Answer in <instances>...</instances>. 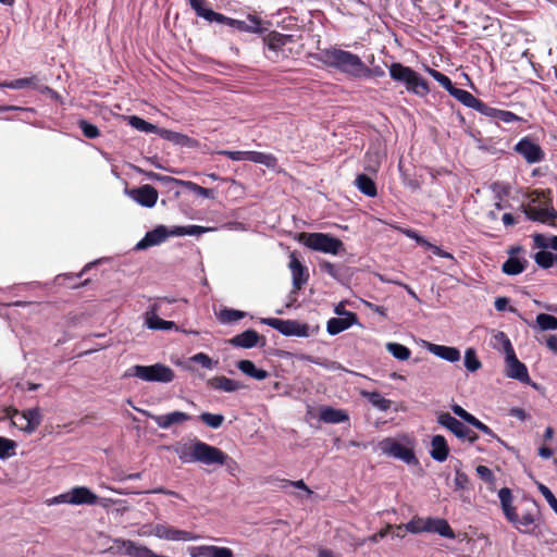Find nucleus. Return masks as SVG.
<instances>
[{"mask_svg": "<svg viewBox=\"0 0 557 557\" xmlns=\"http://www.w3.org/2000/svg\"><path fill=\"white\" fill-rule=\"evenodd\" d=\"M170 449L183 463L199 462L212 466L224 465L228 460V455L223 450L198 438L176 442Z\"/></svg>", "mask_w": 557, "mask_h": 557, "instance_id": "1", "label": "nucleus"}, {"mask_svg": "<svg viewBox=\"0 0 557 557\" xmlns=\"http://www.w3.org/2000/svg\"><path fill=\"white\" fill-rule=\"evenodd\" d=\"M313 58L323 64L335 67L338 71L351 76L360 77L369 72L361 59L350 51L331 48L313 54Z\"/></svg>", "mask_w": 557, "mask_h": 557, "instance_id": "2", "label": "nucleus"}, {"mask_svg": "<svg viewBox=\"0 0 557 557\" xmlns=\"http://www.w3.org/2000/svg\"><path fill=\"white\" fill-rule=\"evenodd\" d=\"M388 70L391 78L403 85L407 91L419 97H425L430 92L428 81L411 67L394 62L388 66Z\"/></svg>", "mask_w": 557, "mask_h": 557, "instance_id": "3", "label": "nucleus"}, {"mask_svg": "<svg viewBox=\"0 0 557 557\" xmlns=\"http://www.w3.org/2000/svg\"><path fill=\"white\" fill-rule=\"evenodd\" d=\"M124 376H135L145 382L170 383L175 379L174 371L163 363L151 366L136 364L131 367Z\"/></svg>", "mask_w": 557, "mask_h": 557, "instance_id": "4", "label": "nucleus"}, {"mask_svg": "<svg viewBox=\"0 0 557 557\" xmlns=\"http://www.w3.org/2000/svg\"><path fill=\"white\" fill-rule=\"evenodd\" d=\"M298 240L306 247L325 253L337 255L343 247V242L324 233H300Z\"/></svg>", "mask_w": 557, "mask_h": 557, "instance_id": "5", "label": "nucleus"}, {"mask_svg": "<svg viewBox=\"0 0 557 557\" xmlns=\"http://www.w3.org/2000/svg\"><path fill=\"white\" fill-rule=\"evenodd\" d=\"M17 414H20V411L16 408L9 407L5 409V416L11 420L12 424L28 434L33 433L40 425L42 420L39 407L21 412V420H23L24 423H17V421L14 420Z\"/></svg>", "mask_w": 557, "mask_h": 557, "instance_id": "6", "label": "nucleus"}, {"mask_svg": "<svg viewBox=\"0 0 557 557\" xmlns=\"http://www.w3.org/2000/svg\"><path fill=\"white\" fill-rule=\"evenodd\" d=\"M176 299L168 297H158L153 304H151L146 312V324L150 330H177L175 322L166 321L161 319L158 313L162 312V306L164 302L173 304Z\"/></svg>", "mask_w": 557, "mask_h": 557, "instance_id": "7", "label": "nucleus"}, {"mask_svg": "<svg viewBox=\"0 0 557 557\" xmlns=\"http://www.w3.org/2000/svg\"><path fill=\"white\" fill-rule=\"evenodd\" d=\"M295 42L296 40L293 35H285L276 30H272L263 37L264 46H267L270 52H272L268 58L273 61H278L281 58H287L288 54L286 53V47Z\"/></svg>", "mask_w": 557, "mask_h": 557, "instance_id": "8", "label": "nucleus"}, {"mask_svg": "<svg viewBox=\"0 0 557 557\" xmlns=\"http://www.w3.org/2000/svg\"><path fill=\"white\" fill-rule=\"evenodd\" d=\"M261 322L273 327L285 336H309V325L296 320H282L277 318H264Z\"/></svg>", "mask_w": 557, "mask_h": 557, "instance_id": "9", "label": "nucleus"}, {"mask_svg": "<svg viewBox=\"0 0 557 557\" xmlns=\"http://www.w3.org/2000/svg\"><path fill=\"white\" fill-rule=\"evenodd\" d=\"M504 349L506 352L507 376L529 384L531 380L528 373V369L525 364L519 361L517 358L512 345L508 338H506L504 342Z\"/></svg>", "mask_w": 557, "mask_h": 557, "instance_id": "10", "label": "nucleus"}, {"mask_svg": "<svg viewBox=\"0 0 557 557\" xmlns=\"http://www.w3.org/2000/svg\"><path fill=\"white\" fill-rule=\"evenodd\" d=\"M219 154L225 156L233 161L247 160L253 163L263 164L269 169H274L277 165V158L272 153L260 151H231L220 150Z\"/></svg>", "mask_w": 557, "mask_h": 557, "instance_id": "11", "label": "nucleus"}, {"mask_svg": "<svg viewBox=\"0 0 557 557\" xmlns=\"http://www.w3.org/2000/svg\"><path fill=\"white\" fill-rule=\"evenodd\" d=\"M437 422L453 432L458 438L468 440L470 443L478 441L479 435L465 425L461 421L448 412H442L437 417Z\"/></svg>", "mask_w": 557, "mask_h": 557, "instance_id": "12", "label": "nucleus"}, {"mask_svg": "<svg viewBox=\"0 0 557 557\" xmlns=\"http://www.w3.org/2000/svg\"><path fill=\"white\" fill-rule=\"evenodd\" d=\"M385 454L401 460L408 466L419 465V460L414 454L413 448L411 446L404 445L403 443L392 437L385 438Z\"/></svg>", "mask_w": 557, "mask_h": 557, "instance_id": "13", "label": "nucleus"}, {"mask_svg": "<svg viewBox=\"0 0 557 557\" xmlns=\"http://www.w3.org/2000/svg\"><path fill=\"white\" fill-rule=\"evenodd\" d=\"M213 16V22L225 24L230 27H233L239 32L245 33H261V20L257 15L249 14L248 15V22L235 20L232 17H228L222 13H216V15Z\"/></svg>", "mask_w": 557, "mask_h": 557, "instance_id": "14", "label": "nucleus"}, {"mask_svg": "<svg viewBox=\"0 0 557 557\" xmlns=\"http://www.w3.org/2000/svg\"><path fill=\"white\" fill-rule=\"evenodd\" d=\"M525 505V509L521 516L517 513V521L511 522L520 532L528 533L531 531V527L535 523L536 518L540 513L537 503L533 498L524 497L522 500Z\"/></svg>", "mask_w": 557, "mask_h": 557, "instance_id": "15", "label": "nucleus"}, {"mask_svg": "<svg viewBox=\"0 0 557 557\" xmlns=\"http://www.w3.org/2000/svg\"><path fill=\"white\" fill-rule=\"evenodd\" d=\"M515 151L521 154L528 163H537L544 160L545 153L540 145L529 137H523L515 146Z\"/></svg>", "mask_w": 557, "mask_h": 557, "instance_id": "16", "label": "nucleus"}, {"mask_svg": "<svg viewBox=\"0 0 557 557\" xmlns=\"http://www.w3.org/2000/svg\"><path fill=\"white\" fill-rule=\"evenodd\" d=\"M152 533L162 540L168 541H196L200 536L189 531L180 530L168 524L158 523L153 527Z\"/></svg>", "mask_w": 557, "mask_h": 557, "instance_id": "17", "label": "nucleus"}, {"mask_svg": "<svg viewBox=\"0 0 557 557\" xmlns=\"http://www.w3.org/2000/svg\"><path fill=\"white\" fill-rule=\"evenodd\" d=\"M289 270L292 272L293 277V294H297L308 282L309 272L307 267H305L300 260L298 259L295 252H292L289 256Z\"/></svg>", "mask_w": 557, "mask_h": 557, "instance_id": "18", "label": "nucleus"}, {"mask_svg": "<svg viewBox=\"0 0 557 557\" xmlns=\"http://www.w3.org/2000/svg\"><path fill=\"white\" fill-rule=\"evenodd\" d=\"M127 195L137 203L146 208H152L157 203L159 197L158 190L148 184L128 189Z\"/></svg>", "mask_w": 557, "mask_h": 557, "instance_id": "19", "label": "nucleus"}, {"mask_svg": "<svg viewBox=\"0 0 557 557\" xmlns=\"http://www.w3.org/2000/svg\"><path fill=\"white\" fill-rule=\"evenodd\" d=\"M188 553L190 557H234L231 548L214 545L189 546Z\"/></svg>", "mask_w": 557, "mask_h": 557, "instance_id": "20", "label": "nucleus"}, {"mask_svg": "<svg viewBox=\"0 0 557 557\" xmlns=\"http://www.w3.org/2000/svg\"><path fill=\"white\" fill-rule=\"evenodd\" d=\"M148 417L161 429H169L174 424H182L191 419V416L182 411H173L166 414H151Z\"/></svg>", "mask_w": 557, "mask_h": 557, "instance_id": "21", "label": "nucleus"}, {"mask_svg": "<svg viewBox=\"0 0 557 557\" xmlns=\"http://www.w3.org/2000/svg\"><path fill=\"white\" fill-rule=\"evenodd\" d=\"M523 212L529 220L541 223H546L548 220L557 219V211L552 207L550 203L544 208H536L531 206L524 207Z\"/></svg>", "mask_w": 557, "mask_h": 557, "instance_id": "22", "label": "nucleus"}, {"mask_svg": "<svg viewBox=\"0 0 557 557\" xmlns=\"http://www.w3.org/2000/svg\"><path fill=\"white\" fill-rule=\"evenodd\" d=\"M171 232H168L166 227L160 225L154 230L147 232L145 237L136 245L137 249H146L148 247L159 245L164 242Z\"/></svg>", "mask_w": 557, "mask_h": 557, "instance_id": "23", "label": "nucleus"}, {"mask_svg": "<svg viewBox=\"0 0 557 557\" xmlns=\"http://www.w3.org/2000/svg\"><path fill=\"white\" fill-rule=\"evenodd\" d=\"M207 385L212 389L223 391L226 393H233L245 388V385L239 381L232 380L224 375L211 377L207 381Z\"/></svg>", "mask_w": 557, "mask_h": 557, "instance_id": "24", "label": "nucleus"}, {"mask_svg": "<svg viewBox=\"0 0 557 557\" xmlns=\"http://www.w3.org/2000/svg\"><path fill=\"white\" fill-rule=\"evenodd\" d=\"M71 505H95L98 496L86 486H75L70 491Z\"/></svg>", "mask_w": 557, "mask_h": 557, "instance_id": "25", "label": "nucleus"}, {"mask_svg": "<svg viewBox=\"0 0 557 557\" xmlns=\"http://www.w3.org/2000/svg\"><path fill=\"white\" fill-rule=\"evenodd\" d=\"M158 135L163 139H166L175 145L185 146L189 148H195L198 146V141L195 138H191L185 134L177 133L174 131L161 128L158 131Z\"/></svg>", "mask_w": 557, "mask_h": 557, "instance_id": "26", "label": "nucleus"}, {"mask_svg": "<svg viewBox=\"0 0 557 557\" xmlns=\"http://www.w3.org/2000/svg\"><path fill=\"white\" fill-rule=\"evenodd\" d=\"M498 497L500 500L503 512L506 517V519L509 522L517 521V511L516 508L512 506V493L511 490L508 487H503L498 492Z\"/></svg>", "mask_w": 557, "mask_h": 557, "instance_id": "27", "label": "nucleus"}, {"mask_svg": "<svg viewBox=\"0 0 557 557\" xmlns=\"http://www.w3.org/2000/svg\"><path fill=\"white\" fill-rule=\"evenodd\" d=\"M449 454V447L443 435H434L431 441V457L438 462H443L447 459Z\"/></svg>", "mask_w": 557, "mask_h": 557, "instance_id": "28", "label": "nucleus"}, {"mask_svg": "<svg viewBox=\"0 0 557 557\" xmlns=\"http://www.w3.org/2000/svg\"><path fill=\"white\" fill-rule=\"evenodd\" d=\"M260 335L255 330H246L230 339V343L235 347L252 348L258 345Z\"/></svg>", "mask_w": 557, "mask_h": 557, "instance_id": "29", "label": "nucleus"}, {"mask_svg": "<svg viewBox=\"0 0 557 557\" xmlns=\"http://www.w3.org/2000/svg\"><path fill=\"white\" fill-rule=\"evenodd\" d=\"M428 349L430 352L449 362H456L460 359V351L456 347L429 344Z\"/></svg>", "mask_w": 557, "mask_h": 557, "instance_id": "30", "label": "nucleus"}, {"mask_svg": "<svg viewBox=\"0 0 557 557\" xmlns=\"http://www.w3.org/2000/svg\"><path fill=\"white\" fill-rule=\"evenodd\" d=\"M356 321V314L348 313L344 318H332L327 321L326 330L330 334L336 335L347 330Z\"/></svg>", "mask_w": 557, "mask_h": 557, "instance_id": "31", "label": "nucleus"}, {"mask_svg": "<svg viewBox=\"0 0 557 557\" xmlns=\"http://www.w3.org/2000/svg\"><path fill=\"white\" fill-rule=\"evenodd\" d=\"M428 522H430L428 532L437 533L446 539H455V532L445 519L429 517Z\"/></svg>", "mask_w": 557, "mask_h": 557, "instance_id": "32", "label": "nucleus"}, {"mask_svg": "<svg viewBox=\"0 0 557 557\" xmlns=\"http://www.w3.org/2000/svg\"><path fill=\"white\" fill-rule=\"evenodd\" d=\"M0 88H10V89H23V88H39V78L37 75H33L30 77L17 78L14 81H5L0 83Z\"/></svg>", "mask_w": 557, "mask_h": 557, "instance_id": "33", "label": "nucleus"}, {"mask_svg": "<svg viewBox=\"0 0 557 557\" xmlns=\"http://www.w3.org/2000/svg\"><path fill=\"white\" fill-rule=\"evenodd\" d=\"M320 419L325 423H342L348 420V414L342 409L324 407L320 411Z\"/></svg>", "mask_w": 557, "mask_h": 557, "instance_id": "34", "label": "nucleus"}, {"mask_svg": "<svg viewBox=\"0 0 557 557\" xmlns=\"http://www.w3.org/2000/svg\"><path fill=\"white\" fill-rule=\"evenodd\" d=\"M237 368L246 375L253 377L258 381L265 380L269 376L268 371L258 369L250 360H240L237 362Z\"/></svg>", "mask_w": 557, "mask_h": 557, "instance_id": "35", "label": "nucleus"}, {"mask_svg": "<svg viewBox=\"0 0 557 557\" xmlns=\"http://www.w3.org/2000/svg\"><path fill=\"white\" fill-rule=\"evenodd\" d=\"M528 264V260L509 257L502 267V270L507 275H518L522 273Z\"/></svg>", "mask_w": 557, "mask_h": 557, "instance_id": "36", "label": "nucleus"}, {"mask_svg": "<svg viewBox=\"0 0 557 557\" xmlns=\"http://www.w3.org/2000/svg\"><path fill=\"white\" fill-rule=\"evenodd\" d=\"M191 9L196 12V15L205 18L206 21L212 23L213 16L216 15L218 12L206 8L208 3L207 0H188Z\"/></svg>", "mask_w": 557, "mask_h": 557, "instance_id": "37", "label": "nucleus"}, {"mask_svg": "<svg viewBox=\"0 0 557 557\" xmlns=\"http://www.w3.org/2000/svg\"><path fill=\"white\" fill-rule=\"evenodd\" d=\"M126 554L132 557H151L153 552L146 546L136 544L131 540L123 541Z\"/></svg>", "mask_w": 557, "mask_h": 557, "instance_id": "38", "label": "nucleus"}, {"mask_svg": "<svg viewBox=\"0 0 557 557\" xmlns=\"http://www.w3.org/2000/svg\"><path fill=\"white\" fill-rule=\"evenodd\" d=\"M358 189L366 196L373 197L376 195V185L372 178L366 174H359L356 178Z\"/></svg>", "mask_w": 557, "mask_h": 557, "instance_id": "39", "label": "nucleus"}, {"mask_svg": "<svg viewBox=\"0 0 557 557\" xmlns=\"http://www.w3.org/2000/svg\"><path fill=\"white\" fill-rule=\"evenodd\" d=\"M449 95L456 98L458 101H460L462 104H465L468 108L473 109L474 104L476 103L478 98H475L471 92L465 89H460L457 87H453L449 91Z\"/></svg>", "mask_w": 557, "mask_h": 557, "instance_id": "40", "label": "nucleus"}, {"mask_svg": "<svg viewBox=\"0 0 557 557\" xmlns=\"http://www.w3.org/2000/svg\"><path fill=\"white\" fill-rule=\"evenodd\" d=\"M534 247L539 249H553L557 251V235L546 237L543 234L536 233L533 236Z\"/></svg>", "mask_w": 557, "mask_h": 557, "instance_id": "41", "label": "nucleus"}, {"mask_svg": "<svg viewBox=\"0 0 557 557\" xmlns=\"http://www.w3.org/2000/svg\"><path fill=\"white\" fill-rule=\"evenodd\" d=\"M385 348L393 355L395 359L400 361L408 360L411 356V350L398 343H387Z\"/></svg>", "mask_w": 557, "mask_h": 557, "instance_id": "42", "label": "nucleus"}, {"mask_svg": "<svg viewBox=\"0 0 557 557\" xmlns=\"http://www.w3.org/2000/svg\"><path fill=\"white\" fill-rule=\"evenodd\" d=\"M129 125H132L137 131H140L144 133L158 134V131L161 129L157 125H153V124L147 122L146 120H144L139 116H136V115H133L129 117Z\"/></svg>", "mask_w": 557, "mask_h": 557, "instance_id": "43", "label": "nucleus"}, {"mask_svg": "<svg viewBox=\"0 0 557 557\" xmlns=\"http://www.w3.org/2000/svg\"><path fill=\"white\" fill-rule=\"evenodd\" d=\"M556 255L550 251H546V249H542L541 251L534 255V260L536 264L543 269H549L555 263Z\"/></svg>", "mask_w": 557, "mask_h": 557, "instance_id": "44", "label": "nucleus"}, {"mask_svg": "<svg viewBox=\"0 0 557 557\" xmlns=\"http://www.w3.org/2000/svg\"><path fill=\"white\" fill-rule=\"evenodd\" d=\"M208 228L199 225H187V226H176L171 231V235L175 236H185V235H199L206 233Z\"/></svg>", "mask_w": 557, "mask_h": 557, "instance_id": "45", "label": "nucleus"}, {"mask_svg": "<svg viewBox=\"0 0 557 557\" xmlns=\"http://www.w3.org/2000/svg\"><path fill=\"white\" fill-rule=\"evenodd\" d=\"M406 234L407 236H409L410 238H414L417 240V243L421 244V245H425L428 246L429 248H431L433 250V252L440 257H443V258H453V256L449 253V252H446L444 250H442L441 248H438L437 246H434V245H431L429 242H426L423 237H421L419 234H417L414 231H411V230H407L406 231Z\"/></svg>", "mask_w": 557, "mask_h": 557, "instance_id": "46", "label": "nucleus"}, {"mask_svg": "<svg viewBox=\"0 0 557 557\" xmlns=\"http://www.w3.org/2000/svg\"><path fill=\"white\" fill-rule=\"evenodd\" d=\"M465 367L470 372H475L482 367L473 348H468L465 352Z\"/></svg>", "mask_w": 557, "mask_h": 557, "instance_id": "47", "label": "nucleus"}, {"mask_svg": "<svg viewBox=\"0 0 557 557\" xmlns=\"http://www.w3.org/2000/svg\"><path fill=\"white\" fill-rule=\"evenodd\" d=\"M536 323L542 331L557 330V318L547 313H540Z\"/></svg>", "mask_w": 557, "mask_h": 557, "instance_id": "48", "label": "nucleus"}, {"mask_svg": "<svg viewBox=\"0 0 557 557\" xmlns=\"http://www.w3.org/2000/svg\"><path fill=\"white\" fill-rule=\"evenodd\" d=\"M199 419L212 429H219L224 422V416L220 413L202 412Z\"/></svg>", "mask_w": 557, "mask_h": 557, "instance_id": "49", "label": "nucleus"}, {"mask_svg": "<svg viewBox=\"0 0 557 557\" xmlns=\"http://www.w3.org/2000/svg\"><path fill=\"white\" fill-rule=\"evenodd\" d=\"M77 125L81 128V131L83 132L84 136L89 139H95L100 136L99 128L95 124H91L86 120H83V119L79 120L77 122Z\"/></svg>", "mask_w": 557, "mask_h": 557, "instance_id": "50", "label": "nucleus"}, {"mask_svg": "<svg viewBox=\"0 0 557 557\" xmlns=\"http://www.w3.org/2000/svg\"><path fill=\"white\" fill-rule=\"evenodd\" d=\"M244 311L236 309H223L220 312V321L223 323H234L245 317Z\"/></svg>", "mask_w": 557, "mask_h": 557, "instance_id": "51", "label": "nucleus"}, {"mask_svg": "<svg viewBox=\"0 0 557 557\" xmlns=\"http://www.w3.org/2000/svg\"><path fill=\"white\" fill-rule=\"evenodd\" d=\"M467 423L471 424L472 426H474L475 429L480 430L481 432H483L484 434L491 436L492 438H495L497 440L498 442L503 443V441L500 440V437H498L494 432L493 430L487 426L486 424L482 423L479 419H476L473 414L471 418L468 419Z\"/></svg>", "mask_w": 557, "mask_h": 557, "instance_id": "52", "label": "nucleus"}, {"mask_svg": "<svg viewBox=\"0 0 557 557\" xmlns=\"http://www.w3.org/2000/svg\"><path fill=\"white\" fill-rule=\"evenodd\" d=\"M190 362L199 363L202 368L213 369L218 361H213L207 354L198 352L189 358Z\"/></svg>", "mask_w": 557, "mask_h": 557, "instance_id": "53", "label": "nucleus"}, {"mask_svg": "<svg viewBox=\"0 0 557 557\" xmlns=\"http://www.w3.org/2000/svg\"><path fill=\"white\" fill-rule=\"evenodd\" d=\"M15 446L16 443L14 441L0 436V458L4 459L12 456Z\"/></svg>", "mask_w": 557, "mask_h": 557, "instance_id": "54", "label": "nucleus"}, {"mask_svg": "<svg viewBox=\"0 0 557 557\" xmlns=\"http://www.w3.org/2000/svg\"><path fill=\"white\" fill-rule=\"evenodd\" d=\"M429 523L428 518L413 519L406 524V530H409L412 533L428 532Z\"/></svg>", "mask_w": 557, "mask_h": 557, "instance_id": "55", "label": "nucleus"}, {"mask_svg": "<svg viewBox=\"0 0 557 557\" xmlns=\"http://www.w3.org/2000/svg\"><path fill=\"white\" fill-rule=\"evenodd\" d=\"M428 72L429 74L436 81L438 82L448 92L451 90V88L454 87L450 78L448 76H446L445 74L434 70V69H431L429 67L428 69Z\"/></svg>", "mask_w": 557, "mask_h": 557, "instance_id": "56", "label": "nucleus"}, {"mask_svg": "<svg viewBox=\"0 0 557 557\" xmlns=\"http://www.w3.org/2000/svg\"><path fill=\"white\" fill-rule=\"evenodd\" d=\"M470 480L468 475L462 472L459 468L455 469V488L456 490H467L469 487Z\"/></svg>", "mask_w": 557, "mask_h": 557, "instance_id": "57", "label": "nucleus"}, {"mask_svg": "<svg viewBox=\"0 0 557 557\" xmlns=\"http://www.w3.org/2000/svg\"><path fill=\"white\" fill-rule=\"evenodd\" d=\"M539 490L540 492L542 493V495L544 496V498L547 500V503L549 504V506L552 507V509L555 511V513L557 515V498L555 497V495L552 493V491L544 484H539Z\"/></svg>", "mask_w": 557, "mask_h": 557, "instance_id": "58", "label": "nucleus"}, {"mask_svg": "<svg viewBox=\"0 0 557 557\" xmlns=\"http://www.w3.org/2000/svg\"><path fill=\"white\" fill-rule=\"evenodd\" d=\"M473 109L485 116H490V117H494V119H495L496 112H497V109L487 106L480 99L476 100V103L474 104Z\"/></svg>", "mask_w": 557, "mask_h": 557, "instance_id": "59", "label": "nucleus"}, {"mask_svg": "<svg viewBox=\"0 0 557 557\" xmlns=\"http://www.w3.org/2000/svg\"><path fill=\"white\" fill-rule=\"evenodd\" d=\"M475 470L481 480L487 483H492L494 481V473L488 467L480 465Z\"/></svg>", "mask_w": 557, "mask_h": 557, "instance_id": "60", "label": "nucleus"}, {"mask_svg": "<svg viewBox=\"0 0 557 557\" xmlns=\"http://www.w3.org/2000/svg\"><path fill=\"white\" fill-rule=\"evenodd\" d=\"M495 119L500 120L505 123H511V122L520 120V117L518 115H516L515 113H512L510 111L498 110V109H497Z\"/></svg>", "mask_w": 557, "mask_h": 557, "instance_id": "61", "label": "nucleus"}, {"mask_svg": "<svg viewBox=\"0 0 557 557\" xmlns=\"http://www.w3.org/2000/svg\"><path fill=\"white\" fill-rule=\"evenodd\" d=\"M408 530H406V525L405 527H396L394 528L392 524H385V536L388 535V534H392L393 536H398V537H403L405 536L406 532Z\"/></svg>", "mask_w": 557, "mask_h": 557, "instance_id": "62", "label": "nucleus"}, {"mask_svg": "<svg viewBox=\"0 0 557 557\" xmlns=\"http://www.w3.org/2000/svg\"><path fill=\"white\" fill-rule=\"evenodd\" d=\"M48 504L49 505H57V504H70L71 505L70 491L51 498L50 500H48Z\"/></svg>", "mask_w": 557, "mask_h": 557, "instance_id": "63", "label": "nucleus"}, {"mask_svg": "<svg viewBox=\"0 0 557 557\" xmlns=\"http://www.w3.org/2000/svg\"><path fill=\"white\" fill-rule=\"evenodd\" d=\"M320 269H321V271L326 272L332 277H337V275H338L335 264H333L329 261H324V262L320 263Z\"/></svg>", "mask_w": 557, "mask_h": 557, "instance_id": "64", "label": "nucleus"}]
</instances>
